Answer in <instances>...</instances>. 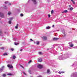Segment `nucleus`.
<instances>
[{
    "label": "nucleus",
    "mask_w": 77,
    "mask_h": 77,
    "mask_svg": "<svg viewBox=\"0 0 77 77\" xmlns=\"http://www.w3.org/2000/svg\"><path fill=\"white\" fill-rule=\"evenodd\" d=\"M37 67L40 69H41V68H42L43 67V65L41 64H39L37 65Z\"/></svg>",
    "instance_id": "obj_1"
},
{
    "label": "nucleus",
    "mask_w": 77,
    "mask_h": 77,
    "mask_svg": "<svg viewBox=\"0 0 77 77\" xmlns=\"http://www.w3.org/2000/svg\"><path fill=\"white\" fill-rule=\"evenodd\" d=\"M0 17L2 18H4V14L2 12H0Z\"/></svg>",
    "instance_id": "obj_2"
},
{
    "label": "nucleus",
    "mask_w": 77,
    "mask_h": 77,
    "mask_svg": "<svg viewBox=\"0 0 77 77\" xmlns=\"http://www.w3.org/2000/svg\"><path fill=\"white\" fill-rule=\"evenodd\" d=\"M42 39L43 40V41H45L46 40H47V38L45 36H43L42 37Z\"/></svg>",
    "instance_id": "obj_3"
},
{
    "label": "nucleus",
    "mask_w": 77,
    "mask_h": 77,
    "mask_svg": "<svg viewBox=\"0 0 77 77\" xmlns=\"http://www.w3.org/2000/svg\"><path fill=\"white\" fill-rule=\"evenodd\" d=\"M69 46L71 47H72L74 46V44L72 43V42H70L69 43Z\"/></svg>",
    "instance_id": "obj_4"
},
{
    "label": "nucleus",
    "mask_w": 77,
    "mask_h": 77,
    "mask_svg": "<svg viewBox=\"0 0 77 77\" xmlns=\"http://www.w3.org/2000/svg\"><path fill=\"white\" fill-rule=\"evenodd\" d=\"M59 38H53V41H57V40H58Z\"/></svg>",
    "instance_id": "obj_5"
},
{
    "label": "nucleus",
    "mask_w": 77,
    "mask_h": 77,
    "mask_svg": "<svg viewBox=\"0 0 77 77\" xmlns=\"http://www.w3.org/2000/svg\"><path fill=\"white\" fill-rule=\"evenodd\" d=\"M7 66L8 68H13V66L11 65L8 64Z\"/></svg>",
    "instance_id": "obj_6"
},
{
    "label": "nucleus",
    "mask_w": 77,
    "mask_h": 77,
    "mask_svg": "<svg viewBox=\"0 0 77 77\" xmlns=\"http://www.w3.org/2000/svg\"><path fill=\"white\" fill-rule=\"evenodd\" d=\"M38 61L39 62H42V59L39 58L38 59Z\"/></svg>",
    "instance_id": "obj_7"
},
{
    "label": "nucleus",
    "mask_w": 77,
    "mask_h": 77,
    "mask_svg": "<svg viewBox=\"0 0 77 77\" xmlns=\"http://www.w3.org/2000/svg\"><path fill=\"white\" fill-rule=\"evenodd\" d=\"M47 74H50V73H51V72H50V69H48L47 70Z\"/></svg>",
    "instance_id": "obj_8"
},
{
    "label": "nucleus",
    "mask_w": 77,
    "mask_h": 77,
    "mask_svg": "<svg viewBox=\"0 0 77 77\" xmlns=\"http://www.w3.org/2000/svg\"><path fill=\"white\" fill-rule=\"evenodd\" d=\"M5 68L4 66H3L2 67V68L0 69V72L3 69Z\"/></svg>",
    "instance_id": "obj_9"
},
{
    "label": "nucleus",
    "mask_w": 77,
    "mask_h": 77,
    "mask_svg": "<svg viewBox=\"0 0 77 77\" xmlns=\"http://www.w3.org/2000/svg\"><path fill=\"white\" fill-rule=\"evenodd\" d=\"M32 1L33 2H34V3L36 5V0H32Z\"/></svg>",
    "instance_id": "obj_10"
},
{
    "label": "nucleus",
    "mask_w": 77,
    "mask_h": 77,
    "mask_svg": "<svg viewBox=\"0 0 77 77\" xmlns=\"http://www.w3.org/2000/svg\"><path fill=\"white\" fill-rule=\"evenodd\" d=\"M67 12H68V11L66 10H65L62 12V13H67Z\"/></svg>",
    "instance_id": "obj_11"
},
{
    "label": "nucleus",
    "mask_w": 77,
    "mask_h": 77,
    "mask_svg": "<svg viewBox=\"0 0 77 77\" xmlns=\"http://www.w3.org/2000/svg\"><path fill=\"white\" fill-rule=\"evenodd\" d=\"M8 75H12V74L9 73L7 74Z\"/></svg>",
    "instance_id": "obj_12"
},
{
    "label": "nucleus",
    "mask_w": 77,
    "mask_h": 77,
    "mask_svg": "<svg viewBox=\"0 0 77 77\" xmlns=\"http://www.w3.org/2000/svg\"><path fill=\"white\" fill-rule=\"evenodd\" d=\"M18 24H17L16 26L15 27V29H18Z\"/></svg>",
    "instance_id": "obj_13"
},
{
    "label": "nucleus",
    "mask_w": 77,
    "mask_h": 77,
    "mask_svg": "<svg viewBox=\"0 0 77 77\" xmlns=\"http://www.w3.org/2000/svg\"><path fill=\"white\" fill-rule=\"evenodd\" d=\"M50 26H48V27H46V29H50Z\"/></svg>",
    "instance_id": "obj_14"
},
{
    "label": "nucleus",
    "mask_w": 77,
    "mask_h": 77,
    "mask_svg": "<svg viewBox=\"0 0 77 77\" xmlns=\"http://www.w3.org/2000/svg\"><path fill=\"white\" fill-rule=\"evenodd\" d=\"M9 20L10 21H11L12 20H13V18L12 17H11L10 18H9Z\"/></svg>",
    "instance_id": "obj_15"
},
{
    "label": "nucleus",
    "mask_w": 77,
    "mask_h": 77,
    "mask_svg": "<svg viewBox=\"0 0 77 77\" xmlns=\"http://www.w3.org/2000/svg\"><path fill=\"white\" fill-rule=\"evenodd\" d=\"M59 74H62V73H64V72H64L63 71H62L61 72L60 71H59Z\"/></svg>",
    "instance_id": "obj_16"
},
{
    "label": "nucleus",
    "mask_w": 77,
    "mask_h": 77,
    "mask_svg": "<svg viewBox=\"0 0 77 77\" xmlns=\"http://www.w3.org/2000/svg\"><path fill=\"white\" fill-rule=\"evenodd\" d=\"M19 44L16 42H14V45H18Z\"/></svg>",
    "instance_id": "obj_17"
},
{
    "label": "nucleus",
    "mask_w": 77,
    "mask_h": 77,
    "mask_svg": "<svg viewBox=\"0 0 77 77\" xmlns=\"http://www.w3.org/2000/svg\"><path fill=\"white\" fill-rule=\"evenodd\" d=\"M11 12L10 11H9L8 13V15H11Z\"/></svg>",
    "instance_id": "obj_18"
},
{
    "label": "nucleus",
    "mask_w": 77,
    "mask_h": 77,
    "mask_svg": "<svg viewBox=\"0 0 77 77\" xmlns=\"http://www.w3.org/2000/svg\"><path fill=\"white\" fill-rule=\"evenodd\" d=\"M2 34H3L2 31L0 30V35H1Z\"/></svg>",
    "instance_id": "obj_19"
},
{
    "label": "nucleus",
    "mask_w": 77,
    "mask_h": 77,
    "mask_svg": "<svg viewBox=\"0 0 77 77\" xmlns=\"http://www.w3.org/2000/svg\"><path fill=\"white\" fill-rule=\"evenodd\" d=\"M36 44H37V45H39V42L38 41L36 43Z\"/></svg>",
    "instance_id": "obj_20"
},
{
    "label": "nucleus",
    "mask_w": 77,
    "mask_h": 77,
    "mask_svg": "<svg viewBox=\"0 0 77 77\" xmlns=\"http://www.w3.org/2000/svg\"><path fill=\"white\" fill-rule=\"evenodd\" d=\"M71 1L73 3V4H75V2H74V1L72 0H71Z\"/></svg>",
    "instance_id": "obj_21"
},
{
    "label": "nucleus",
    "mask_w": 77,
    "mask_h": 77,
    "mask_svg": "<svg viewBox=\"0 0 77 77\" xmlns=\"http://www.w3.org/2000/svg\"><path fill=\"white\" fill-rule=\"evenodd\" d=\"M15 58H16V57H15V55H14L13 56V59H15Z\"/></svg>",
    "instance_id": "obj_22"
},
{
    "label": "nucleus",
    "mask_w": 77,
    "mask_h": 77,
    "mask_svg": "<svg viewBox=\"0 0 77 77\" xmlns=\"http://www.w3.org/2000/svg\"><path fill=\"white\" fill-rule=\"evenodd\" d=\"M3 56H7V55H8V54H7V53H5L4 54H3Z\"/></svg>",
    "instance_id": "obj_23"
},
{
    "label": "nucleus",
    "mask_w": 77,
    "mask_h": 77,
    "mask_svg": "<svg viewBox=\"0 0 77 77\" xmlns=\"http://www.w3.org/2000/svg\"><path fill=\"white\" fill-rule=\"evenodd\" d=\"M53 12H54V11L53 10H52L51 11V14H53Z\"/></svg>",
    "instance_id": "obj_24"
},
{
    "label": "nucleus",
    "mask_w": 77,
    "mask_h": 77,
    "mask_svg": "<svg viewBox=\"0 0 77 77\" xmlns=\"http://www.w3.org/2000/svg\"><path fill=\"white\" fill-rule=\"evenodd\" d=\"M12 23V22H11V20H9L8 21V23L10 24H11V23Z\"/></svg>",
    "instance_id": "obj_25"
},
{
    "label": "nucleus",
    "mask_w": 77,
    "mask_h": 77,
    "mask_svg": "<svg viewBox=\"0 0 77 77\" xmlns=\"http://www.w3.org/2000/svg\"><path fill=\"white\" fill-rule=\"evenodd\" d=\"M72 9H73V8H72V7L70 8V11H72Z\"/></svg>",
    "instance_id": "obj_26"
},
{
    "label": "nucleus",
    "mask_w": 77,
    "mask_h": 77,
    "mask_svg": "<svg viewBox=\"0 0 77 77\" xmlns=\"http://www.w3.org/2000/svg\"><path fill=\"white\" fill-rule=\"evenodd\" d=\"M20 16L21 17H23V14H20Z\"/></svg>",
    "instance_id": "obj_27"
},
{
    "label": "nucleus",
    "mask_w": 77,
    "mask_h": 77,
    "mask_svg": "<svg viewBox=\"0 0 77 77\" xmlns=\"http://www.w3.org/2000/svg\"><path fill=\"white\" fill-rule=\"evenodd\" d=\"M32 62V60H30L28 62L29 63H30Z\"/></svg>",
    "instance_id": "obj_28"
},
{
    "label": "nucleus",
    "mask_w": 77,
    "mask_h": 77,
    "mask_svg": "<svg viewBox=\"0 0 77 77\" xmlns=\"http://www.w3.org/2000/svg\"><path fill=\"white\" fill-rule=\"evenodd\" d=\"M3 76L4 77H6V74H3Z\"/></svg>",
    "instance_id": "obj_29"
},
{
    "label": "nucleus",
    "mask_w": 77,
    "mask_h": 77,
    "mask_svg": "<svg viewBox=\"0 0 77 77\" xmlns=\"http://www.w3.org/2000/svg\"><path fill=\"white\" fill-rule=\"evenodd\" d=\"M8 2L6 1V2H5V4H8Z\"/></svg>",
    "instance_id": "obj_30"
},
{
    "label": "nucleus",
    "mask_w": 77,
    "mask_h": 77,
    "mask_svg": "<svg viewBox=\"0 0 77 77\" xmlns=\"http://www.w3.org/2000/svg\"><path fill=\"white\" fill-rule=\"evenodd\" d=\"M23 74H24V75H26V73H25V72H23Z\"/></svg>",
    "instance_id": "obj_31"
},
{
    "label": "nucleus",
    "mask_w": 77,
    "mask_h": 77,
    "mask_svg": "<svg viewBox=\"0 0 77 77\" xmlns=\"http://www.w3.org/2000/svg\"><path fill=\"white\" fill-rule=\"evenodd\" d=\"M51 17V15L50 14H48V18H49V17Z\"/></svg>",
    "instance_id": "obj_32"
},
{
    "label": "nucleus",
    "mask_w": 77,
    "mask_h": 77,
    "mask_svg": "<svg viewBox=\"0 0 77 77\" xmlns=\"http://www.w3.org/2000/svg\"><path fill=\"white\" fill-rule=\"evenodd\" d=\"M4 47H2V48H1V49L2 50H4Z\"/></svg>",
    "instance_id": "obj_33"
},
{
    "label": "nucleus",
    "mask_w": 77,
    "mask_h": 77,
    "mask_svg": "<svg viewBox=\"0 0 77 77\" xmlns=\"http://www.w3.org/2000/svg\"><path fill=\"white\" fill-rule=\"evenodd\" d=\"M63 35H63V37H65V36H66V34H63Z\"/></svg>",
    "instance_id": "obj_34"
},
{
    "label": "nucleus",
    "mask_w": 77,
    "mask_h": 77,
    "mask_svg": "<svg viewBox=\"0 0 77 77\" xmlns=\"http://www.w3.org/2000/svg\"><path fill=\"white\" fill-rule=\"evenodd\" d=\"M20 66L21 67H22V68H23V69H24V67L23 66H22L21 65H20Z\"/></svg>",
    "instance_id": "obj_35"
},
{
    "label": "nucleus",
    "mask_w": 77,
    "mask_h": 77,
    "mask_svg": "<svg viewBox=\"0 0 77 77\" xmlns=\"http://www.w3.org/2000/svg\"><path fill=\"white\" fill-rule=\"evenodd\" d=\"M39 54H42V53L40 52H39L38 53Z\"/></svg>",
    "instance_id": "obj_36"
},
{
    "label": "nucleus",
    "mask_w": 77,
    "mask_h": 77,
    "mask_svg": "<svg viewBox=\"0 0 77 77\" xmlns=\"http://www.w3.org/2000/svg\"><path fill=\"white\" fill-rule=\"evenodd\" d=\"M30 41H33V40L32 39H30Z\"/></svg>",
    "instance_id": "obj_37"
},
{
    "label": "nucleus",
    "mask_w": 77,
    "mask_h": 77,
    "mask_svg": "<svg viewBox=\"0 0 77 77\" xmlns=\"http://www.w3.org/2000/svg\"><path fill=\"white\" fill-rule=\"evenodd\" d=\"M74 48H77V46H75L74 47Z\"/></svg>",
    "instance_id": "obj_38"
},
{
    "label": "nucleus",
    "mask_w": 77,
    "mask_h": 77,
    "mask_svg": "<svg viewBox=\"0 0 77 77\" xmlns=\"http://www.w3.org/2000/svg\"><path fill=\"white\" fill-rule=\"evenodd\" d=\"M13 40H14V41H16V39L15 38H14L13 39Z\"/></svg>",
    "instance_id": "obj_39"
},
{
    "label": "nucleus",
    "mask_w": 77,
    "mask_h": 77,
    "mask_svg": "<svg viewBox=\"0 0 77 77\" xmlns=\"http://www.w3.org/2000/svg\"><path fill=\"white\" fill-rule=\"evenodd\" d=\"M11 50H12V51H14V49L13 48L11 49Z\"/></svg>",
    "instance_id": "obj_40"
},
{
    "label": "nucleus",
    "mask_w": 77,
    "mask_h": 77,
    "mask_svg": "<svg viewBox=\"0 0 77 77\" xmlns=\"http://www.w3.org/2000/svg\"><path fill=\"white\" fill-rule=\"evenodd\" d=\"M52 27H54V25H53L52 26Z\"/></svg>",
    "instance_id": "obj_41"
},
{
    "label": "nucleus",
    "mask_w": 77,
    "mask_h": 77,
    "mask_svg": "<svg viewBox=\"0 0 77 77\" xmlns=\"http://www.w3.org/2000/svg\"><path fill=\"white\" fill-rule=\"evenodd\" d=\"M20 51H23V49H20Z\"/></svg>",
    "instance_id": "obj_42"
},
{
    "label": "nucleus",
    "mask_w": 77,
    "mask_h": 77,
    "mask_svg": "<svg viewBox=\"0 0 77 77\" xmlns=\"http://www.w3.org/2000/svg\"><path fill=\"white\" fill-rule=\"evenodd\" d=\"M69 7H71V5H69Z\"/></svg>",
    "instance_id": "obj_43"
},
{
    "label": "nucleus",
    "mask_w": 77,
    "mask_h": 77,
    "mask_svg": "<svg viewBox=\"0 0 77 77\" xmlns=\"http://www.w3.org/2000/svg\"><path fill=\"white\" fill-rule=\"evenodd\" d=\"M64 59H65L63 58V59H61V60H64Z\"/></svg>",
    "instance_id": "obj_44"
},
{
    "label": "nucleus",
    "mask_w": 77,
    "mask_h": 77,
    "mask_svg": "<svg viewBox=\"0 0 77 77\" xmlns=\"http://www.w3.org/2000/svg\"><path fill=\"white\" fill-rule=\"evenodd\" d=\"M68 57H67V58H65V59H67V58H68Z\"/></svg>",
    "instance_id": "obj_45"
},
{
    "label": "nucleus",
    "mask_w": 77,
    "mask_h": 77,
    "mask_svg": "<svg viewBox=\"0 0 77 77\" xmlns=\"http://www.w3.org/2000/svg\"><path fill=\"white\" fill-rule=\"evenodd\" d=\"M72 75H72H74L72 74V75Z\"/></svg>",
    "instance_id": "obj_46"
},
{
    "label": "nucleus",
    "mask_w": 77,
    "mask_h": 77,
    "mask_svg": "<svg viewBox=\"0 0 77 77\" xmlns=\"http://www.w3.org/2000/svg\"><path fill=\"white\" fill-rule=\"evenodd\" d=\"M47 50H48V49H47Z\"/></svg>",
    "instance_id": "obj_47"
},
{
    "label": "nucleus",
    "mask_w": 77,
    "mask_h": 77,
    "mask_svg": "<svg viewBox=\"0 0 77 77\" xmlns=\"http://www.w3.org/2000/svg\"><path fill=\"white\" fill-rule=\"evenodd\" d=\"M34 44H35V42H34Z\"/></svg>",
    "instance_id": "obj_48"
},
{
    "label": "nucleus",
    "mask_w": 77,
    "mask_h": 77,
    "mask_svg": "<svg viewBox=\"0 0 77 77\" xmlns=\"http://www.w3.org/2000/svg\"><path fill=\"white\" fill-rule=\"evenodd\" d=\"M0 20H1V19H0Z\"/></svg>",
    "instance_id": "obj_49"
},
{
    "label": "nucleus",
    "mask_w": 77,
    "mask_h": 77,
    "mask_svg": "<svg viewBox=\"0 0 77 77\" xmlns=\"http://www.w3.org/2000/svg\"><path fill=\"white\" fill-rule=\"evenodd\" d=\"M10 5H11V4H10Z\"/></svg>",
    "instance_id": "obj_50"
}]
</instances>
